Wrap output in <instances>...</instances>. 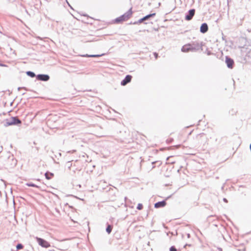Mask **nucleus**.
<instances>
[{
	"mask_svg": "<svg viewBox=\"0 0 251 251\" xmlns=\"http://www.w3.org/2000/svg\"><path fill=\"white\" fill-rule=\"evenodd\" d=\"M166 202L165 201H159L156 203L154 205L155 208H160L164 207L166 205Z\"/></svg>",
	"mask_w": 251,
	"mask_h": 251,
	"instance_id": "nucleus-9",
	"label": "nucleus"
},
{
	"mask_svg": "<svg viewBox=\"0 0 251 251\" xmlns=\"http://www.w3.org/2000/svg\"><path fill=\"white\" fill-rule=\"evenodd\" d=\"M32 77L35 76V75H34V74L33 73H32Z\"/></svg>",
	"mask_w": 251,
	"mask_h": 251,
	"instance_id": "nucleus-23",
	"label": "nucleus"
},
{
	"mask_svg": "<svg viewBox=\"0 0 251 251\" xmlns=\"http://www.w3.org/2000/svg\"><path fill=\"white\" fill-rule=\"evenodd\" d=\"M37 78L39 80L43 81H47L49 79V76L46 75H37Z\"/></svg>",
	"mask_w": 251,
	"mask_h": 251,
	"instance_id": "nucleus-7",
	"label": "nucleus"
},
{
	"mask_svg": "<svg viewBox=\"0 0 251 251\" xmlns=\"http://www.w3.org/2000/svg\"><path fill=\"white\" fill-rule=\"evenodd\" d=\"M104 55V54H102L101 55H88V54H85V55H81L83 57H100L102 55Z\"/></svg>",
	"mask_w": 251,
	"mask_h": 251,
	"instance_id": "nucleus-12",
	"label": "nucleus"
},
{
	"mask_svg": "<svg viewBox=\"0 0 251 251\" xmlns=\"http://www.w3.org/2000/svg\"><path fill=\"white\" fill-rule=\"evenodd\" d=\"M45 176L47 179H50L53 177L54 175L51 173L47 172L45 174Z\"/></svg>",
	"mask_w": 251,
	"mask_h": 251,
	"instance_id": "nucleus-11",
	"label": "nucleus"
},
{
	"mask_svg": "<svg viewBox=\"0 0 251 251\" xmlns=\"http://www.w3.org/2000/svg\"><path fill=\"white\" fill-rule=\"evenodd\" d=\"M112 229V227L110 225H108L106 228V231L109 234Z\"/></svg>",
	"mask_w": 251,
	"mask_h": 251,
	"instance_id": "nucleus-14",
	"label": "nucleus"
},
{
	"mask_svg": "<svg viewBox=\"0 0 251 251\" xmlns=\"http://www.w3.org/2000/svg\"><path fill=\"white\" fill-rule=\"evenodd\" d=\"M176 149H178V148H179L180 147V145L176 146Z\"/></svg>",
	"mask_w": 251,
	"mask_h": 251,
	"instance_id": "nucleus-22",
	"label": "nucleus"
},
{
	"mask_svg": "<svg viewBox=\"0 0 251 251\" xmlns=\"http://www.w3.org/2000/svg\"><path fill=\"white\" fill-rule=\"evenodd\" d=\"M174 141L173 138H169L166 140V143L168 144H170L173 142Z\"/></svg>",
	"mask_w": 251,
	"mask_h": 251,
	"instance_id": "nucleus-16",
	"label": "nucleus"
},
{
	"mask_svg": "<svg viewBox=\"0 0 251 251\" xmlns=\"http://www.w3.org/2000/svg\"><path fill=\"white\" fill-rule=\"evenodd\" d=\"M153 55H154V57H155V59H157V58H158V53H156V52H154V53H153Z\"/></svg>",
	"mask_w": 251,
	"mask_h": 251,
	"instance_id": "nucleus-20",
	"label": "nucleus"
},
{
	"mask_svg": "<svg viewBox=\"0 0 251 251\" xmlns=\"http://www.w3.org/2000/svg\"><path fill=\"white\" fill-rule=\"evenodd\" d=\"M189 50V49L188 48L187 46H183L181 49L182 51L183 52L188 51Z\"/></svg>",
	"mask_w": 251,
	"mask_h": 251,
	"instance_id": "nucleus-15",
	"label": "nucleus"
},
{
	"mask_svg": "<svg viewBox=\"0 0 251 251\" xmlns=\"http://www.w3.org/2000/svg\"><path fill=\"white\" fill-rule=\"evenodd\" d=\"M195 13V9L190 10L189 11V14L185 17V19L187 21L191 20L193 17L194 16Z\"/></svg>",
	"mask_w": 251,
	"mask_h": 251,
	"instance_id": "nucleus-6",
	"label": "nucleus"
},
{
	"mask_svg": "<svg viewBox=\"0 0 251 251\" xmlns=\"http://www.w3.org/2000/svg\"><path fill=\"white\" fill-rule=\"evenodd\" d=\"M23 245H22V244H18V245H17V247H16V248H17V249L18 250L22 249H23Z\"/></svg>",
	"mask_w": 251,
	"mask_h": 251,
	"instance_id": "nucleus-18",
	"label": "nucleus"
},
{
	"mask_svg": "<svg viewBox=\"0 0 251 251\" xmlns=\"http://www.w3.org/2000/svg\"><path fill=\"white\" fill-rule=\"evenodd\" d=\"M172 156H170L167 158V164H173L175 163V160H171Z\"/></svg>",
	"mask_w": 251,
	"mask_h": 251,
	"instance_id": "nucleus-13",
	"label": "nucleus"
},
{
	"mask_svg": "<svg viewBox=\"0 0 251 251\" xmlns=\"http://www.w3.org/2000/svg\"><path fill=\"white\" fill-rule=\"evenodd\" d=\"M155 13H152V14H149V15H148L145 16L144 17H143V18L140 19L139 20V23H142L143 21H144L145 20H147L149 18H150V17H153V16H155Z\"/></svg>",
	"mask_w": 251,
	"mask_h": 251,
	"instance_id": "nucleus-8",
	"label": "nucleus"
},
{
	"mask_svg": "<svg viewBox=\"0 0 251 251\" xmlns=\"http://www.w3.org/2000/svg\"><path fill=\"white\" fill-rule=\"evenodd\" d=\"M21 123V121L16 117H9L3 121V125L5 126L18 125L20 124Z\"/></svg>",
	"mask_w": 251,
	"mask_h": 251,
	"instance_id": "nucleus-2",
	"label": "nucleus"
},
{
	"mask_svg": "<svg viewBox=\"0 0 251 251\" xmlns=\"http://www.w3.org/2000/svg\"><path fill=\"white\" fill-rule=\"evenodd\" d=\"M26 74L29 76H31V72H30V71L27 72Z\"/></svg>",
	"mask_w": 251,
	"mask_h": 251,
	"instance_id": "nucleus-21",
	"label": "nucleus"
},
{
	"mask_svg": "<svg viewBox=\"0 0 251 251\" xmlns=\"http://www.w3.org/2000/svg\"><path fill=\"white\" fill-rule=\"evenodd\" d=\"M226 62L228 68L230 69H232L233 68L234 61L232 59L226 56Z\"/></svg>",
	"mask_w": 251,
	"mask_h": 251,
	"instance_id": "nucleus-4",
	"label": "nucleus"
},
{
	"mask_svg": "<svg viewBox=\"0 0 251 251\" xmlns=\"http://www.w3.org/2000/svg\"><path fill=\"white\" fill-rule=\"evenodd\" d=\"M177 251L176 249L174 246L171 247L170 249V251Z\"/></svg>",
	"mask_w": 251,
	"mask_h": 251,
	"instance_id": "nucleus-19",
	"label": "nucleus"
},
{
	"mask_svg": "<svg viewBox=\"0 0 251 251\" xmlns=\"http://www.w3.org/2000/svg\"><path fill=\"white\" fill-rule=\"evenodd\" d=\"M38 244L42 247L48 248L50 246V244L47 241L40 238H36Z\"/></svg>",
	"mask_w": 251,
	"mask_h": 251,
	"instance_id": "nucleus-3",
	"label": "nucleus"
},
{
	"mask_svg": "<svg viewBox=\"0 0 251 251\" xmlns=\"http://www.w3.org/2000/svg\"><path fill=\"white\" fill-rule=\"evenodd\" d=\"M132 14L133 11L132 10V8H131L128 11L126 12L123 15L115 19L114 20V23H122L124 21H127L132 16Z\"/></svg>",
	"mask_w": 251,
	"mask_h": 251,
	"instance_id": "nucleus-1",
	"label": "nucleus"
},
{
	"mask_svg": "<svg viewBox=\"0 0 251 251\" xmlns=\"http://www.w3.org/2000/svg\"><path fill=\"white\" fill-rule=\"evenodd\" d=\"M137 209L142 210L143 208V205L142 203H139L137 207Z\"/></svg>",
	"mask_w": 251,
	"mask_h": 251,
	"instance_id": "nucleus-17",
	"label": "nucleus"
},
{
	"mask_svg": "<svg viewBox=\"0 0 251 251\" xmlns=\"http://www.w3.org/2000/svg\"><path fill=\"white\" fill-rule=\"evenodd\" d=\"M132 79V76L127 75L126 76L125 79L121 82V85L123 86L126 85L128 83L130 82Z\"/></svg>",
	"mask_w": 251,
	"mask_h": 251,
	"instance_id": "nucleus-5",
	"label": "nucleus"
},
{
	"mask_svg": "<svg viewBox=\"0 0 251 251\" xmlns=\"http://www.w3.org/2000/svg\"><path fill=\"white\" fill-rule=\"evenodd\" d=\"M208 30V26L206 24H202L201 26V31L205 33Z\"/></svg>",
	"mask_w": 251,
	"mask_h": 251,
	"instance_id": "nucleus-10",
	"label": "nucleus"
}]
</instances>
